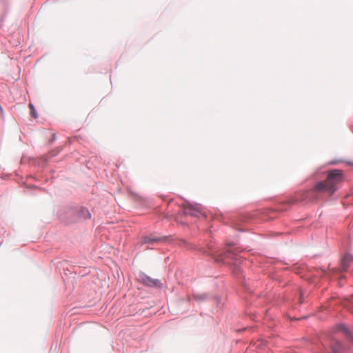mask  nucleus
Returning a JSON list of instances; mask_svg holds the SVG:
<instances>
[{"mask_svg": "<svg viewBox=\"0 0 353 353\" xmlns=\"http://www.w3.org/2000/svg\"><path fill=\"white\" fill-rule=\"evenodd\" d=\"M139 280L148 286H156L158 283L157 280L153 279L145 274L139 275Z\"/></svg>", "mask_w": 353, "mask_h": 353, "instance_id": "obj_5", "label": "nucleus"}, {"mask_svg": "<svg viewBox=\"0 0 353 353\" xmlns=\"http://www.w3.org/2000/svg\"><path fill=\"white\" fill-rule=\"evenodd\" d=\"M339 331L343 332L349 339L350 341L353 343V336L350 331L345 325H340L338 326Z\"/></svg>", "mask_w": 353, "mask_h": 353, "instance_id": "obj_6", "label": "nucleus"}, {"mask_svg": "<svg viewBox=\"0 0 353 353\" xmlns=\"http://www.w3.org/2000/svg\"><path fill=\"white\" fill-rule=\"evenodd\" d=\"M86 214H87V217L88 218H90V214L89 213V212L88 210H85Z\"/></svg>", "mask_w": 353, "mask_h": 353, "instance_id": "obj_11", "label": "nucleus"}, {"mask_svg": "<svg viewBox=\"0 0 353 353\" xmlns=\"http://www.w3.org/2000/svg\"><path fill=\"white\" fill-rule=\"evenodd\" d=\"M353 265V256L351 254H347L342 259V269L343 271H347Z\"/></svg>", "mask_w": 353, "mask_h": 353, "instance_id": "obj_4", "label": "nucleus"}, {"mask_svg": "<svg viewBox=\"0 0 353 353\" xmlns=\"http://www.w3.org/2000/svg\"><path fill=\"white\" fill-rule=\"evenodd\" d=\"M29 108L30 109V114H31V115L34 118H35V119L37 118L38 116H37V112L35 111V108H34V105L31 103L29 104Z\"/></svg>", "mask_w": 353, "mask_h": 353, "instance_id": "obj_8", "label": "nucleus"}, {"mask_svg": "<svg viewBox=\"0 0 353 353\" xmlns=\"http://www.w3.org/2000/svg\"><path fill=\"white\" fill-rule=\"evenodd\" d=\"M343 181V171L332 170L327 173V178L323 181L317 182L313 188L299 192L290 201L291 203L298 201L317 202L325 196H331L337 190V185Z\"/></svg>", "mask_w": 353, "mask_h": 353, "instance_id": "obj_1", "label": "nucleus"}, {"mask_svg": "<svg viewBox=\"0 0 353 353\" xmlns=\"http://www.w3.org/2000/svg\"><path fill=\"white\" fill-rule=\"evenodd\" d=\"M194 298L196 300H203L205 299V296L201 294H194Z\"/></svg>", "mask_w": 353, "mask_h": 353, "instance_id": "obj_10", "label": "nucleus"}, {"mask_svg": "<svg viewBox=\"0 0 353 353\" xmlns=\"http://www.w3.org/2000/svg\"><path fill=\"white\" fill-rule=\"evenodd\" d=\"M183 213L185 215L198 217L201 214V211L194 206L189 205L185 207Z\"/></svg>", "mask_w": 353, "mask_h": 353, "instance_id": "obj_3", "label": "nucleus"}, {"mask_svg": "<svg viewBox=\"0 0 353 353\" xmlns=\"http://www.w3.org/2000/svg\"><path fill=\"white\" fill-rule=\"evenodd\" d=\"M231 250H227V252L223 254V256H220L219 257V259H216V261L219 262V261H223L226 258H228L229 256H228V252H230Z\"/></svg>", "mask_w": 353, "mask_h": 353, "instance_id": "obj_9", "label": "nucleus"}, {"mask_svg": "<svg viewBox=\"0 0 353 353\" xmlns=\"http://www.w3.org/2000/svg\"><path fill=\"white\" fill-rule=\"evenodd\" d=\"M332 353H345L343 345L336 340H332L330 343Z\"/></svg>", "mask_w": 353, "mask_h": 353, "instance_id": "obj_2", "label": "nucleus"}, {"mask_svg": "<svg viewBox=\"0 0 353 353\" xmlns=\"http://www.w3.org/2000/svg\"><path fill=\"white\" fill-rule=\"evenodd\" d=\"M160 241V239H158V238L152 239L148 236H145L143 239V242L144 243H152V242H155V241Z\"/></svg>", "mask_w": 353, "mask_h": 353, "instance_id": "obj_7", "label": "nucleus"}]
</instances>
